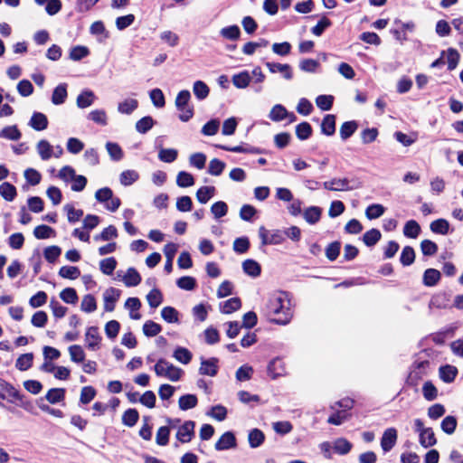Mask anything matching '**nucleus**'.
<instances>
[{
  "label": "nucleus",
  "mask_w": 463,
  "mask_h": 463,
  "mask_svg": "<svg viewBox=\"0 0 463 463\" xmlns=\"http://www.w3.org/2000/svg\"><path fill=\"white\" fill-rule=\"evenodd\" d=\"M138 107V101L133 98H128L118 102V112L124 115L132 114Z\"/></svg>",
  "instance_id": "16"
},
{
  "label": "nucleus",
  "mask_w": 463,
  "mask_h": 463,
  "mask_svg": "<svg viewBox=\"0 0 463 463\" xmlns=\"http://www.w3.org/2000/svg\"><path fill=\"white\" fill-rule=\"evenodd\" d=\"M430 229L436 234L446 235L449 232V222L442 218L438 219L430 223Z\"/></svg>",
  "instance_id": "34"
},
{
  "label": "nucleus",
  "mask_w": 463,
  "mask_h": 463,
  "mask_svg": "<svg viewBox=\"0 0 463 463\" xmlns=\"http://www.w3.org/2000/svg\"><path fill=\"white\" fill-rule=\"evenodd\" d=\"M265 65L271 73L280 72L286 80H291L293 77L291 67L288 64L268 61Z\"/></svg>",
  "instance_id": "14"
},
{
  "label": "nucleus",
  "mask_w": 463,
  "mask_h": 463,
  "mask_svg": "<svg viewBox=\"0 0 463 463\" xmlns=\"http://www.w3.org/2000/svg\"><path fill=\"white\" fill-rule=\"evenodd\" d=\"M220 34L227 40H237L240 38L241 30L238 25H231L221 29Z\"/></svg>",
  "instance_id": "55"
},
{
  "label": "nucleus",
  "mask_w": 463,
  "mask_h": 463,
  "mask_svg": "<svg viewBox=\"0 0 463 463\" xmlns=\"http://www.w3.org/2000/svg\"><path fill=\"white\" fill-rule=\"evenodd\" d=\"M284 373H285L284 364L280 359L275 358L269 362V364L268 365V374L272 379H276L277 377L283 375Z\"/></svg>",
  "instance_id": "18"
},
{
  "label": "nucleus",
  "mask_w": 463,
  "mask_h": 463,
  "mask_svg": "<svg viewBox=\"0 0 463 463\" xmlns=\"http://www.w3.org/2000/svg\"><path fill=\"white\" fill-rule=\"evenodd\" d=\"M190 99V91L184 90L178 92L175 100V108L180 112L179 119L183 122H187L194 117V108L189 105Z\"/></svg>",
  "instance_id": "3"
},
{
  "label": "nucleus",
  "mask_w": 463,
  "mask_h": 463,
  "mask_svg": "<svg viewBox=\"0 0 463 463\" xmlns=\"http://www.w3.org/2000/svg\"><path fill=\"white\" fill-rule=\"evenodd\" d=\"M149 97L153 105L156 108H163L165 104V95L160 89H153L149 92Z\"/></svg>",
  "instance_id": "64"
},
{
  "label": "nucleus",
  "mask_w": 463,
  "mask_h": 463,
  "mask_svg": "<svg viewBox=\"0 0 463 463\" xmlns=\"http://www.w3.org/2000/svg\"><path fill=\"white\" fill-rule=\"evenodd\" d=\"M176 184L183 188L193 186L194 184V178L190 173L181 171L177 174Z\"/></svg>",
  "instance_id": "45"
},
{
  "label": "nucleus",
  "mask_w": 463,
  "mask_h": 463,
  "mask_svg": "<svg viewBox=\"0 0 463 463\" xmlns=\"http://www.w3.org/2000/svg\"><path fill=\"white\" fill-rule=\"evenodd\" d=\"M441 277L440 272L436 269H427L423 274V284L427 287L437 285Z\"/></svg>",
  "instance_id": "27"
},
{
  "label": "nucleus",
  "mask_w": 463,
  "mask_h": 463,
  "mask_svg": "<svg viewBox=\"0 0 463 463\" xmlns=\"http://www.w3.org/2000/svg\"><path fill=\"white\" fill-rule=\"evenodd\" d=\"M442 56H446L445 63L447 62L449 71L456 69L459 61V53L456 49L449 48L446 52L443 51Z\"/></svg>",
  "instance_id": "23"
},
{
  "label": "nucleus",
  "mask_w": 463,
  "mask_h": 463,
  "mask_svg": "<svg viewBox=\"0 0 463 463\" xmlns=\"http://www.w3.org/2000/svg\"><path fill=\"white\" fill-rule=\"evenodd\" d=\"M155 124L154 119L150 116H146L142 118H140L136 123V130L140 134H145L148 130H150Z\"/></svg>",
  "instance_id": "53"
},
{
  "label": "nucleus",
  "mask_w": 463,
  "mask_h": 463,
  "mask_svg": "<svg viewBox=\"0 0 463 463\" xmlns=\"http://www.w3.org/2000/svg\"><path fill=\"white\" fill-rule=\"evenodd\" d=\"M259 236L262 245H277L284 241V233L280 230H267L264 226L259 228Z\"/></svg>",
  "instance_id": "5"
},
{
  "label": "nucleus",
  "mask_w": 463,
  "mask_h": 463,
  "mask_svg": "<svg viewBox=\"0 0 463 463\" xmlns=\"http://www.w3.org/2000/svg\"><path fill=\"white\" fill-rule=\"evenodd\" d=\"M419 441L420 444L426 449L434 446L437 443V439L433 430L431 428L426 429L423 433L419 435Z\"/></svg>",
  "instance_id": "31"
},
{
  "label": "nucleus",
  "mask_w": 463,
  "mask_h": 463,
  "mask_svg": "<svg viewBox=\"0 0 463 463\" xmlns=\"http://www.w3.org/2000/svg\"><path fill=\"white\" fill-rule=\"evenodd\" d=\"M195 423L193 420H186L178 427L176 439L181 443H188L194 436Z\"/></svg>",
  "instance_id": "6"
},
{
  "label": "nucleus",
  "mask_w": 463,
  "mask_h": 463,
  "mask_svg": "<svg viewBox=\"0 0 463 463\" xmlns=\"http://www.w3.org/2000/svg\"><path fill=\"white\" fill-rule=\"evenodd\" d=\"M225 166L226 165L224 162L218 158H213L209 162L208 174L211 175L219 176L223 172Z\"/></svg>",
  "instance_id": "56"
},
{
  "label": "nucleus",
  "mask_w": 463,
  "mask_h": 463,
  "mask_svg": "<svg viewBox=\"0 0 463 463\" xmlns=\"http://www.w3.org/2000/svg\"><path fill=\"white\" fill-rule=\"evenodd\" d=\"M272 121L278 122L283 119L288 118L290 122L296 119V116L293 113L288 112L286 108L280 104L275 105L269 115Z\"/></svg>",
  "instance_id": "10"
},
{
  "label": "nucleus",
  "mask_w": 463,
  "mask_h": 463,
  "mask_svg": "<svg viewBox=\"0 0 463 463\" xmlns=\"http://www.w3.org/2000/svg\"><path fill=\"white\" fill-rule=\"evenodd\" d=\"M420 232V226L419 225V223L416 221L411 220L405 223L404 228H403V234L406 237L415 239L419 236Z\"/></svg>",
  "instance_id": "38"
},
{
  "label": "nucleus",
  "mask_w": 463,
  "mask_h": 463,
  "mask_svg": "<svg viewBox=\"0 0 463 463\" xmlns=\"http://www.w3.org/2000/svg\"><path fill=\"white\" fill-rule=\"evenodd\" d=\"M458 373V370L453 365H445L439 368V377L445 383H451L454 381Z\"/></svg>",
  "instance_id": "36"
},
{
  "label": "nucleus",
  "mask_w": 463,
  "mask_h": 463,
  "mask_svg": "<svg viewBox=\"0 0 463 463\" xmlns=\"http://www.w3.org/2000/svg\"><path fill=\"white\" fill-rule=\"evenodd\" d=\"M236 438L231 431L223 433L215 443L216 450H226L236 447Z\"/></svg>",
  "instance_id": "12"
},
{
  "label": "nucleus",
  "mask_w": 463,
  "mask_h": 463,
  "mask_svg": "<svg viewBox=\"0 0 463 463\" xmlns=\"http://www.w3.org/2000/svg\"><path fill=\"white\" fill-rule=\"evenodd\" d=\"M102 337L96 326H90L85 333V344L89 350L97 351L100 348Z\"/></svg>",
  "instance_id": "7"
},
{
  "label": "nucleus",
  "mask_w": 463,
  "mask_h": 463,
  "mask_svg": "<svg viewBox=\"0 0 463 463\" xmlns=\"http://www.w3.org/2000/svg\"><path fill=\"white\" fill-rule=\"evenodd\" d=\"M321 131L326 136H332L335 132V117L334 115H326L321 123Z\"/></svg>",
  "instance_id": "28"
},
{
  "label": "nucleus",
  "mask_w": 463,
  "mask_h": 463,
  "mask_svg": "<svg viewBox=\"0 0 463 463\" xmlns=\"http://www.w3.org/2000/svg\"><path fill=\"white\" fill-rule=\"evenodd\" d=\"M71 360L74 363H83L85 360V352L79 345H71L68 348Z\"/></svg>",
  "instance_id": "47"
},
{
  "label": "nucleus",
  "mask_w": 463,
  "mask_h": 463,
  "mask_svg": "<svg viewBox=\"0 0 463 463\" xmlns=\"http://www.w3.org/2000/svg\"><path fill=\"white\" fill-rule=\"evenodd\" d=\"M382 234L377 229H371L367 231L364 236L363 241L366 246L372 247L375 245L381 239Z\"/></svg>",
  "instance_id": "43"
},
{
  "label": "nucleus",
  "mask_w": 463,
  "mask_h": 463,
  "mask_svg": "<svg viewBox=\"0 0 463 463\" xmlns=\"http://www.w3.org/2000/svg\"><path fill=\"white\" fill-rule=\"evenodd\" d=\"M218 359H202L199 373L203 375L215 376L218 372Z\"/></svg>",
  "instance_id": "13"
},
{
  "label": "nucleus",
  "mask_w": 463,
  "mask_h": 463,
  "mask_svg": "<svg viewBox=\"0 0 463 463\" xmlns=\"http://www.w3.org/2000/svg\"><path fill=\"white\" fill-rule=\"evenodd\" d=\"M80 309L86 313L94 312L97 309V302L91 294L83 297L80 304Z\"/></svg>",
  "instance_id": "54"
},
{
  "label": "nucleus",
  "mask_w": 463,
  "mask_h": 463,
  "mask_svg": "<svg viewBox=\"0 0 463 463\" xmlns=\"http://www.w3.org/2000/svg\"><path fill=\"white\" fill-rule=\"evenodd\" d=\"M122 281L127 287H136L141 282V276L134 268H128L122 278Z\"/></svg>",
  "instance_id": "17"
},
{
  "label": "nucleus",
  "mask_w": 463,
  "mask_h": 463,
  "mask_svg": "<svg viewBox=\"0 0 463 463\" xmlns=\"http://www.w3.org/2000/svg\"><path fill=\"white\" fill-rule=\"evenodd\" d=\"M36 150L43 161H47L52 156V146L45 139H42L37 143Z\"/></svg>",
  "instance_id": "24"
},
{
  "label": "nucleus",
  "mask_w": 463,
  "mask_h": 463,
  "mask_svg": "<svg viewBox=\"0 0 463 463\" xmlns=\"http://www.w3.org/2000/svg\"><path fill=\"white\" fill-rule=\"evenodd\" d=\"M95 94L93 91L86 90H83L78 97H77V106L80 109H86L90 106H91L95 100Z\"/></svg>",
  "instance_id": "22"
},
{
  "label": "nucleus",
  "mask_w": 463,
  "mask_h": 463,
  "mask_svg": "<svg viewBox=\"0 0 463 463\" xmlns=\"http://www.w3.org/2000/svg\"><path fill=\"white\" fill-rule=\"evenodd\" d=\"M24 395L14 388L12 384L6 382L0 383V399L7 402L23 406Z\"/></svg>",
  "instance_id": "4"
},
{
  "label": "nucleus",
  "mask_w": 463,
  "mask_h": 463,
  "mask_svg": "<svg viewBox=\"0 0 463 463\" xmlns=\"http://www.w3.org/2000/svg\"><path fill=\"white\" fill-rule=\"evenodd\" d=\"M33 354L32 353H27L20 355L16 362L15 367L20 371H26L33 365Z\"/></svg>",
  "instance_id": "42"
},
{
  "label": "nucleus",
  "mask_w": 463,
  "mask_h": 463,
  "mask_svg": "<svg viewBox=\"0 0 463 463\" xmlns=\"http://www.w3.org/2000/svg\"><path fill=\"white\" fill-rule=\"evenodd\" d=\"M323 186L329 191H350L353 189L347 178H333L324 182Z\"/></svg>",
  "instance_id": "11"
},
{
  "label": "nucleus",
  "mask_w": 463,
  "mask_h": 463,
  "mask_svg": "<svg viewBox=\"0 0 463 463\" xmlns=\"http://www.w3.org/2000/svg\"><path fill=\"white\" fill-rule=\"evenodd\" d=\"M385 212V208L379 203L369 205L365 210V215L369 220L381 217Z\"/></svg>",
  "instance_id": "57"
},
{
  "label": "nucleus",
  "mask_w": 463,
  "mask_h": 463,
  "mask_svg": "<svg viewBox=\"0 0 463 463\" xmlns=\"http://www.w3.org/2000/svg\"><path fill=\"white\" fill-rule=\"evenodd\" d=\"M22 133L16 125L5 127L0 130V138L17 141L21 138Z\"/></svg>",
  "instance_id": "19"
},
{
  "label": "nucleus",
  "mask_w": 463,
  "mask_h": 463,
  "mask_svg": "<svg viewBox=\"0 0 463 463\" xmlns=\"http://www.w3.org/2000/svg\"><path fill=\"white\" fill-rule=\"evenodd\" d=\"M118 237V231L115 226L109 225L105 228L99 234L94 236L96 241H109Z\"/></svg>",
  "instance_id": "52"
},
{
  "label": "nucleus",
  "mask_w": 463,
  "mask_h": 463,
  "mask_svg": "<svg viewBox=\"0 0 463 463\" xmlns=\"http://www.w3.org/2000/svg\"><path fill=\"white\" fill-rule=\"evenodd\" d=\"M29 126L37 131L44 130L48 127L47 117L43 113L34 112L29 121Z\"/></svg>",
  "instance_id": "15"
},
{
  "label": "nucleus",
  "mask_w": 463,
  "mask_h": 463,
  "mask_svg": "<svg viewBox=\"0 0 463 463\" xmlns=\"http://www.w3.org/2000/svg\"><path fill=\"white\" fill-rule=\"evenodd\" d=\"M198 400L194 394H185L179 398L178 405L182 411H187L197 405Z\"/></svg>",
  "instance_id": "37"
},
{
  "label": "nucleus",
  "mask_w": 463,
  "mask_h": 463,
  "mask_svg": "<svg viewBox=\"0 0 463 463\" xmlns=\"http://www.w3.org/2000/svg\"><path fill=\"white\" fill-rule=\"evenodd\" d=\"M139 178V174L135 170L123 171L119 175L120 184L124 186H128L137 182Z\"/></svg>",
  "instance_id": "41"
},
{
  "label": "nucleus",
  "mask_w": 463,
  "mask_h": 463,
  "mask_svg": "<svg viewBox=\"0 0 463 463\" xmlns=\"http://www.w3.org/2000/svg\"><path fill=\"white\" fill-rule=\"evenodd\" d=\"M138 412L136 409L127 410L122 416V422L126 426L133 427L138 420Z\"/></svg>",
  "instance_id": "61"
},
{
  "label": "nucleus",
  "mask_w": 463,
  "mask_h": 463,
  "mask_svg": "<svg viewBox=\"0 0 463 463\" xmlns=\"http://www.w3.org/2000/svg\"><path fill=\"white\" fill-rule=\"evenodd\" d=\"M358 128V124L354 120L344 122L339 129L340 137L343 140L348 139L352 137Z\"/></svg>",
  "instance_id": "26"
},
{
  "label": "nucleus",
  "mask_w": 463,
  "mask_h": 463,
  "mask_svg": "<svg viewBox=\"0 0 463 463\" xmlns=\"http://www.w3.org/2000/svg\"><path fill=\"white\" fill-rule=\"evenodd\" d=\"M214 194V186H202L196 192V198L201 203H206Z\"/></svg>",
  "instance_id": "39"
},
{
  "label": "nucleus",
  "mask_w": 463,
  "mask_h": 463,
  "mask_svg": "<svg viewBox=\"0 0 463 463\" xmlns=\"http://www.w3.org/2000/svg\"><path fill=\"white\" fill-rule=\"evenodd\" d=\"M155 373L159 377H165L172 382H176L181 379L184 371L181 368L175 366L165 359H159L154 366Z\"/></svg>",
  "instance_id": "2"
},
{
  "label": "nucleus",
  "mask_w": 463,
  "mask_h": 463,
  "mask_svg": "<svg viewBox=\"0 0 463 463\" xmlns=\"http://www.w3.org/2000/svg\"><path fill=\"white\" fill-rule=\"evenodd\" d=\"M121 291L115 288H109L103 293L104 309L111 312L115 308V304L120 297Z\"/></svg>",
  "instance_id": "9"
},
{
  "label": "nucleus",
  "mask_w": 463,
  "mask_h": 463,
  "mask_svg": "<svg viewBox=\"0 0 463 463\" xmlns=\"http://www.w3.org/2000/svg\"><path fill=\"white\" fill-rule=\"evenodd\" d=\"M33 235L39 240L48 239L55 236V231L47 225H39L34 228Z\"/></svg>",
  "instance_id": "46"
},
{
  "label": "nucleus",
  "mask_w": 463,
  "mask_h": 463,
  "mask_svg": "<svg viewBox=\"0 0 463 463\" xmlns=\"http://www.w3.org/2000/svg\"><path fill=\"white\" fill-rule=\"evenodd\" d=\"M332 448L336 454L346 455L351 451L353 444L345 438H338L334 440Z\"/></svg>",
  "instance_id": "20"
},
{
  "label": "nucleus",
  "mask_w": 463,
  "mask_h": 463,
  "mask_svg": "<svg viewBox=\"0 0 463 463\" xmlns=\"http://www.w3.org/2000/svg\"><path fill=\"white\" fill-rule=\"evenodd\" d=\"M248 440L252 449L259 448L265 440L264 433L259 429H253L249 432Z\"/></svg>",
  "instance_id": "30"
},
{
  "label": "nucleus",
  "mask_w": 463,
  "mask_h": 463,
  "mask_svg": "<svg viewBox=\"0 0 463 463\" xmlns=\"http://www.w3.org/2000/svg\"><path fill=\"white\" fill-rule=\"evenodd\" d=\"M64 396H65L64 389L52 388L48 391L45 398L50 403L54 404V403H58V402H61L64 399Z\"/></svg>",
  "instance_id": "50"
},
{
  "label": "nucleus",
  "mask_w": 463,
  "mask_h": 463,
  "mask_svg": "<svg viewBox=\"0 0 463 463\" xmlns=\"http://www.w3.org/2000/svg\"><path fill=\"white\" fill-rule=\"evenodd\" d=\"M17 191L14 185L8 182L0 184V195L8 202H12L16 197Z\"/></svg>",
  "instance_id": "35"
},
{
  "label": "nucleus",
  "mask_w": 463,
  "mask_h": 463,
  "mask_svg": "<svg viewBox=\"0 0 463 463\" xmlns=\"http://www.w3.org/2000/svg\"><path fill=\"white\" fill-rule=\"evenodd\" d=\"M243 271L250 277L257 278L260 275V265L253 260H246L242 263Z\"/></svg>",
  "instance_id": "33"
},
{
  "label": "nucleus",
  "mask_w": 463,
  "mask_h": 463,
  "mask_svg": "<svg viewBox=\"0 0 463 463\" xmlns=\"http://www.w3.org/2000/svg\"><path fill=\"white\" fill-rule=\"evenodd\" d=\"M67 84L61 83L53 90L52 102L54 105L63 104L67 99Z\"/></svg>",
  "instance_id": "21"
},
{
  "label": "nucleus",
  "mask_w": 463,
  "mask_h": 463,
  "mask_svg": "<svg viewBox=\"0 0 463 463\" xmlns=\"http://www.w3.org/2000/svg\"><path fill=\"white\" fill-rule=\"evenodd\" d=\"M146 300L152 308L157 307L163 301V295L157 288H153L147 295Z\"/></svg>",
  "instance_id": "60"
},
{
  "label": "nucleus",
  "mask_w": 463,
  "mask_h": 463,
  "mask_svg": "<svg viewBox=\"0 0 463 463\" xmlns=\"http://www.w3.org/2000/svg\"><path fill=\"white\" fill-rule=\"evenodd\" d=\"M59 275L63 279H76L80 276V270L74 266H62L59 270Z\"/></svg>",
  "instance_id": "51"
},
{
  "label": "nucleus",
  "mask_w": 463,
  "mask_h": 463,
  "mask_svg": "<svg viewBox=\"0 0 463 463\" xmlns=\"http://www.w3.org/2000/svg\"><path fill=\"white\" fill-rule=\"evenodd\" d=\"M398 433L396 429L388 428L384 430L381 439V447L383 452L390 451L396 444Z\"/></svg>",
  "instance_id": "8"
},
{
  "label": "nucleus",
  "mask_w": 463,
  "mask_h": 463,
  "mask_svg": "<svg viewBox=\"0 0 463 463\" xmlns=\"http://www.w3.org/2000/svg\"><path fill=\"white\" fill-rule=\"evenodd\" d=\"M178 152L174 148H160L158 158L165 163H173L177 158Z\"/></svg>",
  "instance_id": "49"
},
{
  "label": "nucleus",
  "mask_w": 463,
  "mask_h": 463,
  "mask_svg": "<svg viewBox=\"0 0 463 463\" xmlns=\"http://www.w3.org/2000/svg\"><path fill=\"white\" fill-rule=\"evenodd\" d=\"M241 306V299L239 298H232L220 304V310L223 314H231L238 310Z\"/></svg>",
  "instance_id": "29"
},
{
  "label": "nucleus",
  "mask_w": 463,
  "mask_h": 463,
  "mask_svg": "<svg viewBox=\"0 0 463 463\" xmlns=\"http://www.w3.org/2000/svg\"><path fill=\"white\" fill-rule=\"evenodd\" d=\"M321 217V209L317 206H310L304 212V219L310 224L317 223Z\"/></svg>",
  "instance_id": "40"
},
{
  "label": "nucleus",
  "mask_w": 463,
  "mask_h": 463,
  "mask_svg": "<svg viewBox=\"0 0 463 463\" xmlns=\"http://www.w3.org/2000/svg\"><path fill=\"white\" fill-rule=\"evenodd\" d=\"M88 118L101 126L108 124L107 114L103 109H95L89 113Z\"/></svg>",
  "instance_id": "63"
},
{
  "label": "nucleus",
  "mask_w": 463,
  "mask_h": 463,
  "mask_svg": "<svg viewBox=\"0 0 463 463\" xmlns=\"http://www.w3.org/2000/svg\"><path fill=\"white\" fill-rule=\"evenodd\" d=\"M264 316L272 323L286 326L293 317V306L290 296L286 291L270 293L262 307Z\"/></svg>",
  "instance_id": "1"
},
{
  "label": "nucleus",
  "mask_w": 463,
  "mask_h": 463,
  "mask_svg": "<svg viewBox=\"0 0 463 463\" xmlns=\"http://www.w3.org/2000/svg\"><path fill=\"white\" fill-rule=\"evenodd\" d=\"M64 212L67 213L68 221L71 223H74L83 216V211L80 209H75L72 204H65L63 206Z\"/></svg>",
  "instance_id": "44"
},
{
  "label": "nucleus",
  "mask_w": 463,
  "mask_h": 463,
  "mask_svg": "<svg viewBox=\"0 0 463 463\" xmlns=\"http://www.w3.org/2000/svg\"><path fill=\"white\" fill-rule=\"evenodd\" d=\"M117 267V260L113 257L106 258L99 262V269L102 273L111 275Z\"/></svg>",
  "instance_id": "58"
},
{
  "label": "nucleus",
  "mask_w": 463,
  "mask_h": 463,
  "mask_svg": "<svg viewBox=\"0 0 463 463\" xmlns=\"http://www.w3.org/2000/svg\"><path fill=\"white\" fill-rule=\"evenodd\" d=\"M173 356L175 360L184 364H189L193 357L192 353L187 348L181 346L174 351Z\"/></svg>",
  "instance_id": "48"
},
{
  "label": "nucleus",
  "mask_w": 463,
  "mask_h": 463,
  "mask_svg": "<svg viewBox=\"0 0 463 463\" xmlns=\"http://www.w3.org/2000/svg\"><path fill=\"white\" fill-rule=\"evenodd\" d=\"M232 83L238 89H245L249 86L251 76L248 71H243L238 74L232 76Z\"/></svg>",
  "instance_id": "25"
},
{
  "label": "nucleus",
  "mask_w": 463,
  "mask_h": 463,
  "mask_svg": "<svg viewBox=\"0 0 463 463\" xmlns=\"http://www.w3.org/2000/svg\"><path fill=\"white\" fill-rule=\"evenodd\" d=\"M170 428L167 426L160 427L156 434V442L159 446H165L169 442Z\"/></svg>",
  "instance_id": "59"
},
{
  "label": "nucleus",
  "mask_w": 463,
  "mask_h": 463,
  "mask_svg": "<svg viewBox=\"0 0 463 463\" xmlns=\"http://www.w3.org/2000/svg\"><path fill=\"white\" fill-rule=\"evenodd\" d=\"M193 91L197 99L203 100L208 97L210 89L205 82L196 80L194 82Z\"/></svg>",
  "instance_id": "32"
},
{
  "label": "nucleus",
  "mask_w": 463,
  "mask_h": 463,
  "mask_svg": "<svg viewBox=\"0 0 463 463\" xmlns=\"http://www.w3.org/2000/svg\"><path fill=\"white\" fill-rule=\"evenodd\" d=\"M440 428L445 433L453 434L457 428V419L454 416L445 417L441 421Z\"/></svg>",
  "instance_id": "62"
}]
</instances>
